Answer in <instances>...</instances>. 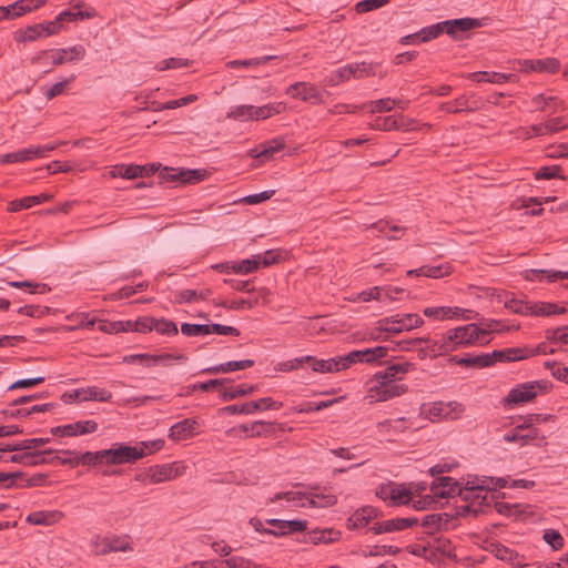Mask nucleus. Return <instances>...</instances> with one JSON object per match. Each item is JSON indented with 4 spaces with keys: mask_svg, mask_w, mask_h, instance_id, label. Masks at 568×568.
I'll return each mask as SVG.
<instances>
[{
    "mask_svg": "<svg viewBox=\"0 0 568 568\" xmlns=\"http://www.w3.org/2000/svg\"><path fill=\"white\" fill-rule=\"evenodd\" d=\"M478 332V325L470 323L448 329L440 338H416L415 342L425 343L433 356H440L476 343L487 344L489 341L481 342Z\"/></svg>",
    "mask_w": 568,
    "mask_h": 568,
    "instance_id": "nucleus-1",
    "label": "nucleus"
},
{
    "mask_svg": "<svg viewBox=\"0 0 568 568\" xmlns=\"http://www.w3.org/2000/svg\"><path fill=\"white\" fill-rule=\"evenodd\" d=\"M384 374L377 372L368 382L366 398L369 403L385 402L400 396L407 392L405 384L396 383L390 378H382Z\"/></svg>",
    "mask_w": 568,
    "mask_h": 568,
    "instance_id": "nucleus-2",
    "label": "nucleus"
},
{
    "mask_svg": "<svg viewBox=\"0 0 568 568\" xmlns=\"http://www.w3.org/2000/svg\"><path fill=\"white\" fill-rule=\"evenodd\" d=\"M504 305L507 310L515 314L525 315V316H550L554 314H564L566 312L565 307H560L554 303L547 302H529L525 300H519L516 297H509L508 294L505 293Z\"/></svg>",
    "mask_w": 568,
    "mask_h": 568,
    "instance_id": "nucleus-3",
    "label": "nucleus"
},
{
    "mask_svg": "<svg viewBox=\"0 0 568 568\" xmlns=\"http://www.w3.org/2000/svg\"><path fill=\"white\" fill-rule=\"evenodd\" d=\"M87 54V50L81 44H75L65 49L44 50L36 54L31 62L33 64L45 65L49 62L53 65H61L67 62L82 60Z\"/></svg>",
    "mask_w": 568,
    "mask_h": 568,
    "instance_id": "nucleus-4",
    "label": "nucleus"
},
{
    "mask_svg": "<svg viewBox=\"0 0 568 568\" xmlns=\"http://www.w3.org/2000/svg\"><path fill=\"white\" fill-rule=\"evenodd\" d=\"M104 457L108 466L132 464L143 458V452L138 450L135 446L115 443L111 448L104 449Z\"/></svg>",
    "mask_w": 568,
    "mask_h": 568,
    "instance_id": "nucleus-5",
    "label": "nucleus"
},
{
    "mask_svg": "<svg viewBox=\"0 0 568 568\" xmlns=\"http://www.w3.org/2000/svg\"><path fill=\"white\" fill-rule=\"evenodd\" d=\"M388 348L384 346H375L365 349H355L348 354L341 356L343 369L348 368L353 364L364 363L374 364L387 356Z\"/></svg>",
    "mask_w": 568,
    "mask_h": 568,
    "instance_id": "nucleus-6",
    "label": "nucleus"
},
{
    "mask_svg": "<svg viewBox=\"0 0 568 568\" xmlns=\"http://www.w3.org/2000/svg\"><path fill=\"white\" fill-rule=\"evenodd\" d=\"M465 407L457 402H435L424 409L425 415L432 422L440 419H458L463 416Z\"/></svg>",
    "mask_w": 568,
    "mask_h": 568,
    "instance_id": "nucleus-7",
    "label": "nucleus"
},
{
    "mask_svg": "<svg viewBox=\"0 0 568 568\" xmlns=\"http://www.w3.org/2000/svg\"><path fill=\"white\" fill-rule=\"evenodd\" d=\"M376 495L384 501H388L390 506L407 505L412 501V491L405 486L394 483L381 485Z\"/></svg>",
    "mask_w": 568,
    "mask_h": 568,
    "instance_id": "nucleus-8",
    "label": "nucleus"
},
{
    "mask_svg": "<svg viewBox=\"0 0 568 568\" xmlns=\"http://www.w3.org/2000/svg\"><path fill=\"white\" fill-rule=\"evenodd\" d=\"M205 171L203 170H190V169H175V168H163L159 178L163 182H179L180 184H192L200 182L204 179Z\"/></svg>",
    "mask_w": 568,
    "mask_h": 568,
    "instance_id": "nucleus-9",
    "label": "nucleus"
},
{
    "mask_svg": "<svg viewBox=\"0 0 568 568\" xmlns=\"http://www.w3.org/2000/svg\"><path fill=\"white\" fill-rule=\"evenodd\" d=\"M445 32L454 40L463 39L464 33L485 26L484 19L459 18L442 21Z\"/></svg>",
    "mask_w": 568,
    "mask_h": 568,
    "instance_id": "nucleus-10",
    "label": "nucleus"
},
{
    "mask_svg": "<svg viewBox=\"0 0 568 568\" xmlns=\"http://www.w3.org/2000/svg\"><path fill=\"white\" fill-rule=\"evenodd\" d=\"M282 403L274 402L271 397H263L258 400L244 403L241 405H229L222 408V412L227 414H244L251 415L262 409H280Z\"/></svg>",
    "mask_w": 568,
    "mask_h": 568,
    "instance_id": "nucleus-11",
    "label": "nucleus"
},
{
    "mask_svg": "<svg viewBox=\"0 0 568 568\" xmlns=\"http://www.w3.org/2000/svg\"><path fill=\"white\" fill-rule=\"evenodd\" d=\"M542 388L540 382H529L514 387L505 398L507 405H518L532 400Z\"/></svg>",
    "mask_w": 568,
    "mask_h": 568,
    "instance_id": "nucleus-12",
    "label": "nucleus"
},
{
    "mask_svg": "<svg viewBox=\"0 0 568 568\" xmlns=\"http://www.w3.org/2000/svg\"><path fill=\"white\" fill-rule=\"evenodd\" d=\"M22 453H18L14 455H11L8 458H3L0 456V460L6 463H16L21 464L24 466H38L47 463H51V460H48L47 456H50L54 453L52 449H45V450H38V452H30V450H21Z\"/></svg>",
    "mask_w": 568,
    "mask_h": 568,
    "instance_id": "nucleus-13",
    "label": "nucleus"
},
{
    "mask_svg": "<svg viewBox=\"0 0 568 568\" xmlns=\"http://www.w3.org/2000/svg\"><path fill=\"white\" fill-rule=\"evenodd\" d=\"M489 489L490 486L486 484V480L467 481L465 487H462L459 496H462L465 501H469L473 506H481L486 504L487 490Z\"/></svg>",
    "mask_w": 568,
    "mask_h": 568,
    "instance_id": "nucleus-14",
    "label": "nucleus"
},
{
    "mask_svg": "<svg viewBox=\"0 0 568 568\" xmlns=\"http://www.w3.org/2000/svg\"><path fill=\"white\" fill-rule=\"evenodd\" d=\"M63 455H73L70 459H61V465H69L77 467L79 465L92 466V465H105L104 449L98 452H85L83 454H77L73 450H62Z\"/></svg>",
    "mask_w": 568,
    "mask_h": 568,
    "instance_id": "nucleus-15",
    "label": "nucleus"
},
{
    "mask_svg": "<svg viewBox=\"0 0 568 568\" xmlns=\"http://www.w3.org/2000/svg\"><path fill=\"white\" fill-rule=\"evenodd\" d=\"M185 466L178 463L162 464L151 467V484H161L173 480L184 474Z\"/></svg>",
    "mask_w": 568,
    "mask_h": 568,
    "instance_id": "nucleus-16",
    "label": "nucleus"
},
{
    "mask_svg": "<svg viewBox=\"0 0 568 568\" xmlns=\"http://www.w3.org/2000/svg\"><path fill=\"white\" fill-rule=\"evenodd\" d=\"M286 93L294 99H301L304 102H311L313 104H321L323 102L321 92L315 88V85L306 82H296L291 84L287 88Z\"/></svg>",
    "mask_w": 568,
    "mask_h": 568,
    "instance_id": "nucleus-17",
    "label": "nucleus"
},
{
    "mask_svg": "<svg viewBox=\"0 0 568 568\" xmlns=\"http://www.w3.org/2000/svg\"><path fill=\"white\" fill-rule=\"evenodd\" d=\"M430 493L433 498H452L459 496L462 486L452 477L443 476L434 480L430 485Z\"/></svg>",
    "mask_w": 568,
    "mask_h": 568,
    "instance_id": "nucleus-18",
    "label": "nucleus"
},
{
    "mask_svg": "<svg viewBox=\"0 0 568 568\" xmlns=\"http://www.w3.org/2000/svg\"><path fill=\"white\" fill-rule=\"evenodd\" d=\"M523 71H535L544 73H557L560 62L556 58H545L539 60H524L519 62Z\"/></svg>",
    "mask_w": 568,
    "mask_h": 568,
    "instance_id": "nucleus-19",
    "label": "nucleus"
},
{
    "mask_svg": "<svg viewBox=\"0 0 568 568\" xmlns=\"http://www.w3.org/2000/svg\"><path fill=\"white\" fill-rule=\"evenodd\" d=\"M305 363L310 364L315 373H336L343 371L341 356L318 359L314 356H304Z\"/></svg>",
    "mask_w": 568,
    "mask_h": 568,
    "instance_id": "nucleus-20",
    "label": "nucleus"
},
{
    "mask_svg": "<svg viewBox=\"0 0 568 568\" xmlns=\"http://www.w3.org/2000/svg\"><path fill=\"white\" fill-rule=\"evenodd\" d=\"M285 148L283 139H273L261 145V149H251L247 154L253 159H262L263 161L270 160L276 152Z\"/></svg>",
    "mask_w": 568,
    "mask_h": 568,
    "instance_id": "nucleus-21",
    "label": "nucleus"
},
{
    "mask_svg": "<svg viewBox=\"0 0 568 568\" xmlns=\"http://www.w3.org/2000/svg\"><path fill=\"white\" fill-rule=\"evenodd\" d=\"M534 352H531L529 348H505L500 351H493L489 353L490 359L493 361V364H495L497 361L499 362H513V361H520L526 359L531 356Z\"/></svg>",
    "mask_w": 568,
    "mask_h": 568,
    "instance_id": "nucleus-22",
    "label": "nucleus"
},
{
    "mask_svg": "<svg viewBox=\"0 0 568 568\" xmlns=\"http://www.w3.org/2000/svg\"><path fill=\"white\" fill-rule=\"evenodd\" d=\"M378 516V511L371 506H365L356 510L348 519L347 527L349 529H357L366 527L373 519Z\"/></svg>",
    "mask_w": 568,
    "mask_h": 568,
    "instance_id": "nucleus-23",
    "label": "nucleus"
},
{
    "mask_svg": "<svg viewBox=\"0 0 568 568\" xmlns=\"http://www.w3.org/2000/svg\"><path fill=\"white\" fill-rule=\"evenodd\" d=\"M72 397L81 402H109L112 398V393L104 388H99L98 386H89L85 388L75 389Z\"/></svg>",
    "mask_w": 568,
    "mask_h": 568,
    "instance_id": "nucleus-24",
    "label": "nucleus"
},
{
    "mask_svg": "<svg viewBox=\"0 0 568 568\" xmlns=\"http://www.w3.org/2000/svg\"><path fill=\"white\" fill-rule=\"evenodd\" d=\"M404 332L397 316L386 317L377 321L376 327L371 332V338L378 341L382 333L398 334Z\"/></svg>",
    "mask_w": 568,
    "mask_h": 568,
    "instance_id": "nucleus-25",
    "label": "nucleus"
},
{
    "mask_svg": "<svg viewBox=\"0 0 568 568\" xmlns=\"http://www.w3.org/2000/svg\"><path fill=\"white\" fill-rule=\"evenodd\" d=\"M63 517L59 510H39L30 513L27 516V521L37 526H51L58 523Z\"/></svg>",
    "mask_w": 568,
    "mask_h": 568,
    "instance_id": "nucleus-26",
    "label": "nucleus"
},
{
    "mask_svg": "<svg viewBox=\"0 0 568 568\" xmlns=\"http://www.w3.org/2000/svg\"><path fill=\"white\" fill-rule=\"evenodd\" d=\"M450 272H452V268H450L449 264H440V265H436V266L424 265L419 268L407 271V276L417 275V276H426V277H432V278H440V277H444L445 275L450 274Z\"/></svg>",
    "mask_w": 568,
    "mask_h": 568,
    "instance_id": "nucleus-27",
    "label": "nucleus"
},
{
    "mask_svg": "<svg viewBox=\"0 0 568 568\" xmlns=\"http://www.w3.org/2000/svg\"><path fill=\"white\" fill-rule=\"evenodd\" d=\"M449 521L447 514L437 513L424 516L420 524L427 534H434L437 530L446 529Z\"/></svg>",
    "mask_w": 568,
    "mask_h": 568,
    "instance_id": "nucleus-28",
    "label": "nucleus"
},
{
    "mask_svg": "<svg viewBox=\"0 0 568 568\" xmlns=\"http://www.w3.org/2000/svg\"><path fill=\"white\" fill-rule=\"evenodd\" d=\"M450 361L460 366L484 368L493 365L489 353H481L478 355H466L464 357H453Z\"/></svg>",
    "mask_w": 568,
    "mask_h": 568,
    "instance_id": "nucleus-29",
    "label": "nucleus"
},
{
    "mask_svg": "<svg viewBox=\"0 0 568 568\" xmlns=\"http://www.w3.org/2000/svg\"><path fill=\"white\" fill-rule=\"evenodd\" d=\"M469 77L476 82H488V83H496V84L511 82V81H515V79H516V75L511 74V73L506 74V73L487 72V71L473 72V73H470Z\"/></svg>",
    "mask_w": 568,
    "mask_h": 568,
    "instance_id": "nucleus-30",
    "label": "nucleus"
},
{
    "mask_svg": "<svg viewBox=\"0 0 568 568\" xmlns=\"http://www.w3.org/2000/svg\"><path fill=\"white\" fill-rule=\"evenodd\" d=\"M197 423L194 419H183L171 426L169 437L173 440H182L193 434Z\"/></svg>",
    "mask_w": 568,
    "mask_h": 568,
    "instance_id": "nucleus-31",
    "label": "nucleus"
},
{
    "mask_svg": "<svg viewBox=\"0 0 568 568\" xmlns=\"http://www.w3.org/2000/svg\"><path fill=\"white\" fill-rule=\"evenodd\" d=\"M52 195L47 193H41L39 195L26 196L20 200H14L9 204L10 212H18L24 209H30L34 205L41 204L43 202L50 201Z\"/></svg>",
    "mask_w": 568,
    "mask_h": 568,
    "instance_id": "nucleus-32",
    "label": "nucleus"
},
{
    "mask_svg": "<svg viewBox=\"0 0 568 568\" xmlns=\"http://www.w3.org/2000/svg\"><path fill=\"white\" fill-rule=\"evenodd\" d=\"M83 3L74 4L70 10L62 11L58 14V20L62 23L64 21H78L91 19L95 16V11L93 9L90 10H81Z\"/></svg>",
    "mask_w": 568,
    "mask_h": 568,
    "instance_id": "nucleus-33",
    "label": "nucleus"
},
{
    "mask_svg": "<svg viewBox=\"0 0 568 568\" xmlns=\"http://www.w3.org/2000/svg\"><path fill=\"white\" fill-rule=\"evenodd\" d=\"M478 325L479 329V336L481 342L484 341V337L491 334V333H504L510 331L513 327L505 324L503 321L499 320H483Z\"/></svg>",
    "mask_w": 568,
    "mask_h": 568,
    "instance_id": "nucleus-34",
    "label": "nucleus"
},
{
    "mask_svg": "<svg viewBox=\"0 0 568 568\" xmlns=\"http://www.w3.org/2000/svg\"><path fill=\"white\" fill-rule=\"evenodd\" d=\"M254 365V361L252 359H242V361H231L226 362L213 367H210L205 369L204 372L212 373V374H219V373H230L234 371H242L246 369L248 367H252Z\"/></svg>",
    "mask_w": 568,
    "mask_h": 568,
    "instance_id": "nucleus-35",
    "label": "nucleus"
},
{
    "mask_svg": "<svg viewBox=\"0 0 568 568\" xmlns=\"http://www.w3.org/2000/svg\"><path fill=\"white\" fill-rule=\"evenodd\" d=\"M307 495V507H329L336 504L337 497L334 494L327 491L320 493H306Z\"/></svg>",
    "mask_w": 568,
    "mask_h": 568,
    "instance_id": "nucleus-36",
    "label": "nucleus"
},
{
    "mask_svg": "<svg viewBox=\"0 0 568 568\" xmlns=\"http://www.w3.org/2000/svg\"><path fill=\"white\" fill-rule=\"evenodd\" d=\"M285 109H286V105L283 102L270 103V104H266L263 106L252 105L253 120L268 119L274 114H280V113L284 112Z\"/></svg>",
    "mask_w": 568,
    "mask_h": 568,
    "instance_id": "nucleus-37",
    "label": "nucleus"
},
{
    "mask_svg": "<svg viewBox=\"0 0 568 568\" xmlns=\"http://www.w3.org/2000/svg\"><path fill=\"white\" fill-rule=\"evenodd\" d=\"M212 294V291L209 288H203L200 291L196 290H182L175 294V302L179 304L182 303H192L196 301L207 300Z\"/></svg>",
    "mask_w": 568,
    "mask_h": 568,
    "instance_id": "nucleus-38",
    "label": "nucleus"
},
{
    "mask_svg": "<svg viewBox=\"0 0 568 568\" xmlns=\"http://www.w3.org/2000/svg\"><path fill=\"white\" fill-rule=\"evenodd\" d=\"M413 364L408 362H400L395 363L392 365H388L384 371L381 373L384 374L383 378H390L396 381V383H399V381L403 379V377L413 369Z\"/></svg>",
    "mask_w": 568,
    "mask_h": 568,
    "instance_id": "nucleus-39",
    "label": "nucleus"
},
{
    "mask_svg": "<svg viewBox=\"0 0 568 568\" xmlns=\"http://www.w3.org/2000/svg\"><path fill=\"white\" fill-rule=\"evenodd\" d=\"M496 557L500 560L509 562L513 567L520 568L526 566V558L517 551L505 546L497 547Z\"/></svg>",
    "mask_w": 568,
    "mask_h": 568,
    "instance_id": "nucleus-40",
    "label": "nucleus"
},
{
    "mask_svg": "<svg viewBox=\"0 0 568 568\" xmlns=\"http://www.w3.org/2000/svg\"><path fill=\"white\" fill-rule=\"evenodd\" d=\"M341 531L326 528V529H314L310 534V540L317 545V544H329L337 541L341 538Z\"/></svg>",
    "mask_w": 568,
    "mask_h": 568,
    "instance_id": "nucleus-41",
    "label": "nucleus"
},
{
    "mask_svg": "<svg viewBox=\"0 0 568 568\" xmlns=\"http://www.w3.org/2000/svg\"><path fill=\"white\" fill-rule=\"evenodd\" d=\"M523 429H519L518 426L504 435V440L506 443H519L521 446L529 444L531 440L538 437V430L531 429L527 434L521 433Z\"/></svg>",
    "mask_w": 568,
    "mask_h": 568,
    "instance_id": "nucleus-42",
    "label": "nucleus"
},
{
    "mask_svg": "<svg viewBox=\"0 0 568 568\" xmlns=\"http://www.w3.org/2000/svg\"><path fill=\"white\" fill-rule=\"evenodd\" d=\"M55 149L54 144H44V145H30L28 148L21 149L20 152L23 161H31L33 159H41L48 156V154Z\"/></svg>",
    "mask_w": 568,
    "mask_h": 568,
    "instance_id": "nucleus-43",
    "label": "nucleus"
},
{
    "mask_svg": "<svg viewBox=\"0 0 568 568\" xmlns=\"http://www.w3.org/2000/svg\"><path fill=\"white\" fill-rule=\"evenodd\" d=\"M43 3L44 0L39 1L37 4H34L33 0H19L12 4L7 6V9L9 10L10 19H13L39 8Z\"/></svg>",
    "mask_w": 568,
    "mask_h": 568,
    "instance_id": "nucleus-44",
    "label": "nucleus"
},
{
    "mask_svg": "<svg viewBox=\"0 0 568 568\" xmlns=\"http://www.w3.org/2000/svg\"><path fill=\"white\" fill-rule=\"evenodd\" d=\"M280 499H285L288 504H291L294 507H307L306 493H301V491L277 493L271 499V501H276Z\"/></svg>",
    "mask_w": 568,
    "mask_h": 568,
    "instance_id": "nucleus-45",
    "label": "nucleus"
},
{
    "mask_svg": "<svg viewBox=\"0 0 568 568\" xmlns=\"http://www.w3.org/2000/svg\"><path fill=\"white\" fill-rule=\"evenodd\" d=\"M440 109L447 113L471 112L476 108L469 105V101L462 95L454 101L442 103Z\"/></svg>",
    "mask_w": 568,
    "mask_h": 568,
    "instance_id": "nucleus-46",
    "label": "nucleus"
},
{
    "mask_svg": "<svg viewBox=\"0 0 568 568\" xmlns=\"http://www.w3.org/2000/svg\"><path fill=\"white\" fill-rule=\"evenodd\" d=\"M418 523L416 517L393 518L384 521V530L386 532L402 531Z\"/></svg>",
    "mask_w": 568,
    "mask_h": 568,
    "instance_id": "nucleus-47",
    "label": "nucleus"
},
{
    "mask_svg": "<svg viewBox=\"0 0 568 568\" xmlns=\"http://www.w3.org/2000/svg\"><path fill=\"white\" fill-rule=\"evenodd\" d=\"M347 65H348L351 79L352 78L363 79V78H367V77H373L375 74L373 63L355 62V63H349Z\"/></svg>",
    "mask_w": 568,
    "mask_h": 568,
    "instance_id": "nucleus-48",
    "label": "nucleus"
},
{
    "mask_svg": "<svg viewBox=\"0 0 568 568\" xmlns=\"http://www.w3.org/2000/svg\"><path fill=\"white\" fill-rule=\"evenodd\" d=\"M69 427H71L70 437L73 436H81L87 434H92L98 430V423L92 419L88 420H78L75 423L69 424Z\"/></svg>",
    "mask_w": 568,
    "mask_h": 568,
    "instance_id": "nucleus-49",
    "label": "nucleus"
},
{
    "mask_svg": "<svg viewBox=\"0 0 568 568\" xmlns=\"http://www.w3.org/2000/svg\"><path fill=\"white\" fill-rule=\"evenodd\" d=\"M106 541L109 545V548H108L109 552H118V551L125 552V551L132 549L129 536L111 535V536H106Z\"/></svg>",
    "mask_w": 568,
    "mask_h": 568,
    "instance_id": "nucleus-50",
    "label": "nucleus"
},
{
    "mask_svg": "<svg viewBox=\"0 0 568 568\" xmlns=\"http://www.w3.org/2000/svg\"><path fill=\"white\" fill-rule=\"evenodd\" d=\"M256 390V386L254 385H239L230 388H225L221 393V398L223 400H231L241 396H245L247 394H252Z\"/></svg>",
    "mask_w": 568,
    "mask_h": 568,
    "instance_id": "nucleus-51",
    "label": "nucleus"
},
{
    "mask_svg": "<svg viewBox=\"0 0 568 568\" xmlns=\"http://www.w3.org/2000/svg\"><path fill=\"white\" fill-rule=\"evenodd\" d=\"M153 331L161 335H176L179 333L178 326L173 321L165 318H154Z\"/></svg>",
    "mask_w": 568,
    "mask_h": 568,
    "instance_id": "nucleus-52",
    "label": "nucleus"
},
{
    "mask_svg": "<svg viewBox=\"0 0 568 568\" xmlns=\"http://www.w3.org/2000/svg\"><path fill=\"white\" fill-rule=\"evenodd\" d=\"M258 268L255 255L250 258L232 262V272L236 274H248Z\"/></svg>",
    "mask_w": 568,
    "mask_h": 568,
    "instance_id": "nucleus-53",
    "label": "nucleus"
},
{
    "mask_svg": "<svg viewBox=\"0 0 568 568\" xmlns=\"http://www.w3.org/2000/svg\"><path fill=\"white\" fill-rule=\"evenodd\" d=\"M164 439L158 438L153 440L140 442L135 445V448H138V450H142L143 457H145L161 450L164 447Z\"/></svg>",
    "mask_w": 568,
    "mask_h": 568,
    "instance_id": "nucleus-54",
    "label": "nucleus"
},
{
    "mask_svg": "<svg viewBox=\"0 0 568 568\" xmlns=\"http://www.w3.org/2000/svg\"><path fill=\"white\" fill-rule=\"evenodd\" d=\"M535 178L537 180H550V179H560L566 180V176L561 174V168L559 165H549L540 168L536 173Z\"/></svg>",
    "mask_w": 568,
    "mask_h": 568,
    "instance_id": "nucleus-55",
    "label": "nucleus"
},
{
    "mask_svg": "<svg viewBox=\"0 0 568 568\" xmlns=\"http://www.w3.org/2000/svg\"><path fill=\"white\" fill-rule=\"evenodd\" d=\"M534 104L538 106L539 110L544 111L546 106L550 103H554L555 110L564 111L566 108L561 101L558 100L557 97H545L544 94H538L532 99Z\"/></svg>",
    "mask_w": 568,
    "mask_h": 568,
    "instance_id": "nucleus-56",
    "label": "nucleus"
},
{
    "mask_svg": "<svg viewBox=\"0 0 568 568\" xmlns=\"http://www.w3.org/2000/svg\"><path fill=\"white\" fill-rule=\"evenodd\" d=\"M443 32H445V27L442 24V22L425 27L419 31L420 41L428 42L438 38Z\"/></svg>",
    "mask_w": 568,
    "mask_h": 568,
    "instance_id": "nucleus-57",
    "label": "nucleus"
},
{
    "mask_svg": "<svg viewBox=\"0 0 568 568\" xmlns=\"http://www.w3.org/2000/svg\"><path fill=\"white\" fill-rule=\"evenodd\" d=\"M396 316L399 321V325L404 328V331H410L424 324L423 318L417 314H404Z\"/></svg>",
    "mask_w": 568,
    "mask_h": 568,
    "instance_id": "nucleus-58",
    "label": "nucleus"
},
{
    "mask_svg": "<svg viewBox=\"0 0 568 568\" xmlns=\"http://www.w3.org/2000/svg\"><path fill=\"white\" fill-rule=\"evenodd\" d=\"M181 332L185 336H204L209 335V324H190L183 323Z\"/></svg>",
    "mask_w": 568,
    "mask_h": 568,
    "instance_id": "nucleus-59",
    "label": "nucleus"
},
{
    "mask_svg": "<svg viewBox=\"0 0 568 568\" xmlns=\"http://www.w3.org/2000/svg\"><path fill=\"white\" fill-rule=\"evenodd\" d=\"M349 79H351L349 70H348V65L346 64V65L331 72V74L326 78V83L332 87H335L344 81H348Z\"/></svg>",
    "mask_w": 568,
    "mask_h": 568,
    "instance_id": "nucleus-60",
    "label": "nucleus"
},
{
    "mask_svg": "<svg viewBox=\"0 0 568 568\" xmlns=\"http://www.w3.org/2000/svg\"><path fill=\"white\" fill-rule=\"evenodd\" d=\"M189 65L187 59L182 58H169L156 63L155 69L158 71H165L170 69H179Z\"/></svg>",
    "mask_w": 568,
    "mask_h": 568,
    "instance_id": "nucleus-61",
    "label": "nucleus"
},
{
    "mask_svg": "<svg viewBox=\"0 0 568 568\" xmlns=\"http://www.w3.org/2000/svg\"><path fill=\"white\" fill-rule=\"evenodd\" d=\"M542 539L554 549L559 550L564 546V538L559 531L547 529L544 531Z\"/></svg>",
    "mask_w": 568,
    "mask_h": 568,
    "instance_id": "nucleus-62",
    "label": "nucleus"
},
{
    "mask_svg": "<svg viewBox=\"0 0 568 568\" xmlns=\"http://www.w3.org/2000/svg\"><path fill=\"white\" fill-rule=\"evenodd\" d=\"M450 307L449 306H433L426 307L423 311V314L428 318L434 320H446L450 318Z\"/></svg>",
    "mask_w": 568,
    "mask_h": 568,
    "instance_id": "nucleus-63",
    "label": "nucleus"
},
{
    "mask_svg": "<svg viewBox=\"0 0 568 568\" xmlns=\"http://www.w3.org/2000/svg\"><path fill=\"white\" fill-rule=\"evenodd\" d=\"M229 567L233 568H267L263 565H258L248 558L242 556H232L229 558Z\"/></svg>",
    "mask_w": 568,
    "mask_h": 568,
    "instance_id": "nucleus-64",
    "label": "nucleus"
}]
</instances>
